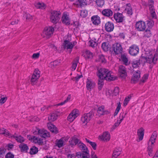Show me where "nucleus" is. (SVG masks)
Here are the masks:
<instances>
[{"instance_id":"nucleus-1","label":"nucleus","mask_w":158,"mask_h":158,"mask_svg":"<svg viewBox=\"0 0 158 158\" xmlns=\"http://www.w3.org/2000/svg\"><path fill=\"white\" fill-rule=\"evenodd\" d=\"M141 58L144 62L155 64L158 58V50L146 48L143 51Z\"/></svg>"},{"instance_id":"nucleus-2","label":"nucleus","mask_w":158,"mask_h":158,"mask_svg":"<svg viewBox=\"0 0 158 158\" xmlns=\"http://www.w3.org/2000/svg\"><path fill=\"white\" fill-rule=\"evenodd\" d=\"M97 75L99 78L108 81L114 80L116 78L112 74L111 71L104 68L100 69L98 70Z\"/></svg>"},{"instance_id":"nucleus-3","label":"nucleus","mask_w":158,"mask_h":158,"mask_svg":"<svg viewBox=\"0 0 158 158\" xmlns=\"http://www.w3.org/2000/svg\"><path fill=\"white\" fill-rule=\"evenodd\" d=\"M156 138V134H152L148 143V155L150 156H152V149L154 146V143Z\"/></svg>"},{"instance_id":"nucleus-4","label":"nucleus","mask_w":158,"mask_h":158,"mask_svg":"<svg viewBox=\"0 0 158 158\" xmlns=\"http://www.w3.org/2000/svg\"><path fill=\"white\" fill-rule=\"evenodd\" d=\"M71 37L68 36L67 38L64 41L63 46L64 48L71 50L76 44L77 42L76 41L71 42Z\"/></svg>"},{"instance_id":"nucleus-5","label":"nucleus","mask_w":158,"mask_h":158,"mask_svg":"<svg viewBox=\"0 0 158 158\" xmlns=\"http://www.w3.org/2000/svg\"><path fill=\"white\" fill-rule=\"evenodd\" d=\"M60 12L59 11L52 10L51 12L50 19L52 23H56L59 21L60 17Z\"/></svg>"},{"instance_id":"nucleus-6","label":"nucleus","mask_w":158,"mask_h":158,"mask_svg":"<svg viewBox=\"0 0 158 158\" xmlns=\"http://www.w3.org/2000/svg\"><path fill=\"white\" fill-rule=\"evenodd\" d=\"M54 31V28L52 27H45L41 34L44 37L49 38L53 34Z\"/></svg>"},{"instance_id":"nucleus-7","label":"nucleus","mask_w":158,"mask_h":158,"mask_svg":"<svg viewBox=\"0 0 158 158\" xmlns=\"http://www.w3.org/2000/svg\"><path fill=\"white\" fill-rule=\"evenodd\" d=\"M79 111L77 109L73 110L68 115L67 119L70 122H73L79 115Z\"/></svg>"},{"instance_id":"nucleus-8","label":"nucleus","mask_w":158,"mask_h":158,"mask_svg":"<svg viewBox=\"0 0 158 158\" xmlns=\"http://www.w3.org/2000/svg\"><path fill=\"white\" fill-rule=\"evenodd\" d=\"M92 112L84 114L81 118V121L84 125H86L93 116Z\"/></svg>"},{"instance_id":"nucleus-9","label":"nucleus","mask_w":158,"mask_h":158,"mask_svg":"<svg viewBox=\"0 0 158 158\" xmlns=\"http://www.w3.org/2000/svg\"><path fill=\"white\" fill-rule=\"evenodd\" d=\"M27 138L31 142L39 145H42L43 143V139L41 138L37 137L35 136L28 135Z\"/></svg>"},{"instance_id":"nucleus-10","label":"nucleus","mask_w":158,"mask_h":158,"mask_svg":"<svg viewBox=\"0 0 158 158\" xmlns=\"http://www.w3.org/2000/svg\"><path fill=\"white\" fill-rule=\"evenodd\" d=\"M135 28L138 31H143L146 28L145 22L143 21H140L136 22L135 24Z\"/></svg>"},{"instance_id":"nucleus-11","label":"nucleus","mask_w":158,"mask_h":158,"mask_svg":"<svg viewBox=\"0 0 158 158\" xmlns=\"http://www.w3.org/2000/svg\"><path fill=\"white\" fill-rule=\"evenodd\" d=\"M96 84L95 82L92 79L88 78L87 79L86 81V87L87 89L91 91L95 86Z\"/></svg>"},{"instance_id":"nucleus-12","label":"nucleus","mask_w":158,"mask_h":158,"mask_svg":"<svg viewBox=\"0 0 158 158\" xmlns=\"http://www.w3.org/2000/svg\"><path fill=\"white\" fill-rule=\"evenodd\" d=\"M139 51V48L137 46L135 45H133L129 48V52L131 55L135 56L137 55Z\"/></svg>"},{"instance_id":"nucleus-13","label":"nucleus","mask_w":158,"mask_h":158,"mask_svg":"<svg viewBox=\"0 0 158 158\" xmlns=\"http://www.w3.org/2000/svg\"><path fill=\"white\" fill-rule=\"evenodd\" d=\"M62 23L66 25H69L70 23V19L69 16V14L66 12H64L61 17Z\"/></svg>"},{"instance_id":"nucleus-14","label":"nucleus","mask_w":158,"mask_h":158,"mask_svg":"<svg viewBox=\"0 0 158 158\" xmlns=\"http://www.w3.org/2000/svg\"><path fill=\"white\" fill-rule=\"evenodd\" d=\"M119 92V88L116 87L114 90L109 89L106 92V95L108 96H115L118 94Z\"/></svg>"},{"instance_id":"nucleus-15","label":"nucleus","mask_w":158,"mask_h":158,"mask_svg":"<svg viewBox=\"0 0 158 158\" xmlns=\"http://www.w3.org/2000/svg\"><path fill=\"white\" fill-rule=\"evenodd\" d=\"M68 139L65 137H62L59 139H56V145L59 148H60L65 144Z\"/></svg>"},{"instance_id":"nucleus-16","label":"nucleus","mask_w":158,"mask_h":158,"mask_svg":"<svg viewBox=\"0 0 158 158\" xmlns=\"http://www.w3.org/2000/svg\"><path fill=\"white\" fill-rule=\"evenodd\" d=\"M110 133L107 131H105L102 134L100 135L98 139L102 140L105 141H108L110 139Z\"/></svg>"},{"instance_id":"nucleus-17","label":"nucleus","mask_w":158,"mask_h":158,"mask_svg":"<svg viewBox=\"0 0 158 158\" xmlns=\"http://www.w3.org/2000/svg\"><path fill=\"white\" fill-rule=\"evenodd\" d=\"M118 73L120 77L123 78H125L127 76V73L126 68L122 65H120L118 69Z\"/></svg>"},{"instance_id":"nucleus-18","label":"nucleus","mask_w":158,"mask_h":158,"mask_svg":"<svg viewBox=\"0 0 158 158\" xmlns=\"http://www.w3.org/2000/svg\"><path fill=\"white\" fill-rule=\"evenodd\" d=\"M113 47L114 51L116 54H118L122 52V48L120 44H115L113 45Z\"/></svg>"},{"instance_id":"nucleus-19","label":"nucleus","mask_w":158,"mask_h":158,"mask_svg":"<svg viewBox=\"0 0 158 158\" xmlns=\"http://www.w3.org/2000/svg\"><path fill=\"white\" fill-rule=\"evenodd\" d=\"M114 18L117 22H122L124 20V17L123 14L119 13H115L114 15Z\"/></svg>"},{"instance_id":"nucleus-20","label":"nucleus","mask_w":158,"mask_h":158,"mask_svg":"<svg viewBox=\"0 0 158 158\" xmlns=\"http://www.w3.org/2000/svg\"><path fill=\"white\" fill-rule=\"evenodd\" d=\"M125 115L123 113H121L119 116V118L117 119L116 123L112 127L113 130L116 127H117L123 121L125 118Z\"/></svg>"},{"instance_id":"nucleus-21","label":"nucleus","mask_w":158,"mask_h":158,"mask_svg":"<svg viewBox=\"0 0 158 158\" xmlns=\"http://www.w3.org/2000/svg\"><path fill=\"white\" fill-rule=\"evenodd\" d=\"M137 134L138 139H137V141L138 142H139L143 139V137L144 129L143 128H141L138 129L137 131Z\"/></svg>"},{"instance_id":"nucleus-22","label":"nucleus","mask_w":158,"mask_h":158,"mask_svg":"<svg viewBox=\"0 0 158 158\" xmlns=\"http://www.w3.org/2000/svg\"><path fill=\"white\" fill-rule=\"evenodd\" d=\"M74 5L77 7L84 6L87 4L86 0H77L73 3Z\"/></svg>"},{"instance_id":"nucleus-23","label":"nucleus","mask_w":158,"mask_h":158,"mask_svg":"<svg viewBox=\"0 0 158 158\" xmlns=\"http://www.w3.org/2000/svg\"><path fill=\"white\" fill-rule=\"evenodd\" d=\"M49 130L52 132L56 134L58 132V130L56 127L51 123H48L47 125Z\"/></svg>"},{"instance_id":"nucleus-24","label":"nucleus","mask_w":158,"mask_h":158,"mask_svg":"<svg viewBox=\"0 0 158 158\" xmlns=\"http://www.w3.org/2000/svg\"><path fill=\"white\" fill-rule=\"evenodd\" d=\"M91 20L93 23L98 25L100 23V18L98 15H94L91 17Z\"/></svg>"},{"instance_id":"nucleus-25","label":"nucleus","mask_w":158,"mask_h":158,"mask_svg":"<svg viewBox=\"0 0 158 158\" xmlns=\"http://www.w3.org/2000/svg\"><path fill=\"white\" fill-rule=\"evenodd\" d=\"M109 112L108 111H105L104 110V106H102L98 108L97 110V115L98 116H100L105 114H107Z\"/></svg>"},{"instance_id":"nucleus-26","label":"nucleus","mask_w":158,"mask_h":158,"mask_svg":"<svg viewBox=\"0 0 158 158\" xmlns=\"http://www.w3.org/2000/svg\"><path fill=\"white\" fill-rule=\"evenodd\" d=\"M105 28L107 31L110 32L112 31L114 29L113 24L110 22H107L105 25Z\"/></svg>"},{"instance_id":"nucleus-27","label":"nucleus","mask_w":158,"mask_h":158,"mask_svg":"<svg viewBox=\"0 0 158 158\" xmlns=\"http://www.w3.org/2000/svg\"><path fill=\"white\" fill-rule=\"evenodd\" d=\"M122 149L119 147L115 148L114 150L112 156V158H116L119 156L121 153Z\"/></svg>"},{"instance_id":"nucleus-28","label":"nucleus","mask_w":158,"mask_h":158,"mask_svg":"<svg viewBox=\"0 0 158 158\" xmlns=\"http://www.w3.org/2000/svg\"><path fill=\"white\" fill-rule=\"evenodd\" d=\"M140 72L137 70L133 73L131 80L134 82L137 81L140 78Z\"/></svg>"},{"instance_id":"nucleus-29","label":"nucleus","mask_w":158,"mask_h":158,"mask_svg":"<svg viewBox=\"0 0 158 158\" xmlns=\"http://www.w3.org/2000/svg\"><path fill=\"white\" fill-rule=\"evenodd\" d=\"M102 14L104 16L109 17L113 15V12L110 9H106L102 10Z\"/></svg>"},{"instance_id":"nucleus-30","label":"nucleus","mask_w":158,"mask_h":158,"mask_svg":"<svg viewBox=\"0 0 158 158\" xmlns=\"http://www.w3.org/2000/svg\"><path fill=\"white\" fill-rule=\"evenodd\" d=\"M80 142L79 140L75 136L72 137L69 141V144L71 146L75 145Z\"/></svg>"},{"instance_id":"nucleus-31","label":"nucleus","mask_w":158,"mask_h":158,"mask_svg":"<svg viewBox=\"0 0 158 158\" xmlns=\"http://www.w3.org/2000/svg\"><path fill=\"white\" fill-rule=\"evenodd\" d=\"M39 135L43 138L49 137L50 136L49 133L44 129H40Z\"/></svg>"},{"instance_id":"nucleus-32","label":"nucleus","mask_w":158,"mask_h":158,"mask_svg":"<svg viewBox=\"0 0 158 158\" xmlns=\"http://www.w3.org/2000/svg\"><path fill=\"white\" fill-rule=\"evenodd\" d=\"M39 135L43 138L49 137L50 136L49 133L44 129H40Z\"/></svg>"},{"instance_id":"nucleus-33","label":"nucleus","mask_w":158,"mask_h":158,"mask_svg":"<svg viewBox=\"0 0 158 158\" xmlns=\"http://www.w3.org/2000/svg\"><path fill=\"white\" fill-rule=\"evenodd\" d=\"M83 56L86 59H91L93 56V53L89 51H86L84 52Z\"/></svg>"},{"instance_id":"nucleus-34","label":"nucleus","mask_w":158,"mask_h":158,"mask_svg":"<svg viewBox=\"0 0 158 158\" xmlns=\"http://www.w3.org/2000/svg\"><path fill=\"white\" fill-rule=\"evenodd\" d=\"M78 145L80 148L86 154H89V150L85 144L82 143L80 142L78 144Z\"/></svg>"},{"instance_id":"nucleus-35","label":"nucleus","mask_w":158,"mask_h":158,"mask_svg":"<svg viewBox=\"0 0 158 158\" xmlns=\"http://www.w3.org/2000/svg\"><path fill=\"white\" fill-rule=\"evenodd\" d=\"M98 41V39L95 38H93L92 40H90L89 42V45L93 48H94L97 45V42Z\"/></svg>"},{"instance_id":"nucleus-36","label":"nucleus","mask_w":158,"mask_h":158,"mask_svg":"<svg viewBox=\"0 0 158 158\" xmlns=\"http://www.w3.org/2000/svg\"><path fill=\"white\" fill-rule=\"evenodd\" d=\"M35 5L36 8L41 9H44L46 7V5L43 2H35Z\"/></svg>"},{"instance_id":"nucleus-37","label":"nucleus","mask_w":158,"mask_h":158,"mask_svg":"<svg viewBox=\"0 0 158 158\" xmlns=\"http://www.w3.org/2000/svg\"><path fill=\"white\" fill-rule=\"evenodd\" d=\"M102 48L105 52L107 51L110 48V46L108 42H103L102 44Z\"/></svg>"},{"instance_id":"nucleus-38","label":"nucleus","mask_w":158,"mask_h":158,"mask_svg":"<svg viewBox=\"0 0 158 158\" xmlns=\"http://www.w3.org/2000/svg\"><path fill=\"white\" fill-rule=\"evenodd\" d=\"M125 10L127 14L131 15L132 14V11L130 4H127L126 5Z\"/></svg>"},{"instance_id":"nucleus-39","label":"nucleus","mask_w":158,"mask_h":158,"mask_svg":"<svg viewBox=\"0 0 158 158\" xmlns=\"http://www.w3.org/2000/svg\"><path fill=\"white\" fill-rule=\"evenodd\" d=\"M121 58L123 64L125 65H127L129 64V62L128 61V59L125 55H122Z\"/></svg>"},{"instance_id":"nucleus-40","label":"nucleus","mask_w":158,"mask_h":158,"mask_svg":"<svg viewBox=\"0 0 158 158\" xmlns=\"http://www.w3.org/2000/svg\"><path fill=\"white\" fill-rule=\"evenodd\" d=\"M57 115L56 113H54L51 114L48 117V119L49 121H53L57 118Z\"/></svg>"},{"instance_id":"nucleus-41","label":"nucleus","mask_w":158,"mask_h":158,"mask_svg":"<svg viewBox=\"0 0 158 158\" xmlns=\"http://www.w3.org/2000/svg\"><path fill=\"white\" fill-rule=\"evenodd\" d=\"M95 3L97 7L101 8L105 4V0H96Z\"/></svg>"},{"instance_id":"nucleus-42","label":"nucleus","mask_w":158,"mask_h":158,"mask_svg":"<svg viewBox=\"0 0 158 158\" xmlns=\"http://www.w3.org/2000/svg\"><path fill=\"white\" fill-rule=\"evenodd\" d=\"M85 140L87 143H88L91 145L94 150H96L97 148V144L96 143L91 141L87 139H85Z\"/></svg>"},{"instance_id":"nucleus-43","label":"nucleus","mask_w":158,"mask_h":158,"mask_svg":"<svg viewBox=\"0 0 158 158\" xmlns=\"http://www.w3.org/2000/svg\"><path fill=\"white\" fill-rule=\"evenodd\" d=\"M38 148L35 146H33L30 149L29 153L31 155H34L38 152Z\"/></svg>"},{"instance_id":"nucleus-44","label":"nucleus","mask_w":158,"mask_h":158,"mask_svg":"<svg viewBox=\"0 0 158 158\" xmlns=\"http://www.w3.org/2000/svg\"><path fill=\"white\" fill-rule=\"evenodd\" d=\"M40 77H37L36 76L32 74L31 79V83L32 85H34L37 82Z\"/></svg>"},{"instance_id":"nucleus-45","label":"nucleus","mask_w":158,"mask_h":158,"mask_svg":"<svg viewBox=\"0 0 158 158\" xmlns=\"http://www.w3.org/2000/svg\"><path fill=\"white\" fill-rule=\"evenodd\" d=\"M11 137H13L18 142H22L24 141V139L23 137L20 135L16 136L15 135H13V136H10Z\"/></svg>"},{"instance_id":"nucleus-46","label":"nucleus","mask_w":158,"mask_h":158,"mask_svg":"<svg viewBox=\"0 0 158 158\" xmlns=\"http://www.w3.org/2000/svg\"><path fill=\"white\" fill-rule=\"evenodd\" d=\"M0 134L4 135L6 136H10V134L9 132L4 128H2L0 129Z\"/></svg>"},{"instance_id":"nucleus-47","label":"nucleus","mask_w":158,"mask_h":158,"mask_svg":"<svg viewBox=\"0 0 158 158\" xmlns=\"http://www.w3.org/2000/svg\"><path fill=\"white\" fill-rule=\"evenodd\" d=\"M131 64L133 68H137L140 64V62L139 60H134L132 62Z\"/></svg>"},{"instance_id":"nucleus-48","label":"nucleus","mask_w":158,"mask_h":158,"mask_svg":"<svg viewBox=\"0 0 158 158\" xmlns=\"http://www.w3.org/2000/svg\"><path fill=\"white\" fill-rule=\"evenodd\" d=\"M60 63L59 60H55L54 61L50 62L49 64V67L52 68V67H55L60 64Z\"/></svg>"},{"instance_id":"nucleus-49","label":"nucleus","mask_w":158,"mask_h":158,"mask_svg":"<svg viewBox=\"0 0 158 158\" xmlns=\"http://www.w3.org/2000/svg\"><path fill=\"white\" fill-rule=\"evenodd\" d=\"M40 129L37 127H34L31 131V132L34 135H39Z\"/></svg>"},{"instance_id":"nucleus-50","label":"nucleus","mask_w":158,"mask_h":158,"mask_svg":"<svg viewBox=\"0 0 158 158\" xmlns=\"http://www.w3.org/2000/svg\"><path fill=\"white\" fill-rule=\"evenodd\" d=\"M145 31L144 32V35L147 37H149L152 35V32L151 30L149 29H147L146 30H145Z\"/></svg>"},{"instance_id":"nucleus-51","label":"nucleus","mask_w":158,"mask_h":158,"mask_svg":"<svg viewBox=\"0 0 158 158\" xmlns=\"http://www.w3.org/2000/svg\"><path fill=\"white\" fill-rule=\"evenodd\" d=\"M154 23L153 20L149 19L147 21V25L148 27V29H150L154 25Z\"/></svg>"},{"instance_id":"nucleus-52","label":"nucleus","mask_w":158,"mask_h":158,"mask_svg":"<svg viewBox=\"0 0 158 158\" xmlns=\"http://www.w3.org/2000/svg\"><path fill=\"white\" fill-rule=\"evenodd\" d=\"M103 79H100L98 80V89L99 90H101L102 87L104 84Z\"/></svg>"},{"instance_id":"nucleus-53","label":"nucleus","mask_w":158,"mask_h":158,"mask_svg":"<svg viewBox=\"0 0 158 158\" xmlns=\"http://www.w3.org/2000/svg\"><path fill=\"white\" fill-rule=\"evenodd\" d=\"M88 12L85 10H83L81 11L80 13V16L82 18H85L87 16Z\"/></svg>"},{"instance_id":"nucleus-54","label":"nucleus","mask_w":158,"mask_h":158,"mask_svg":"<svg viewBox=\"0 0 158 158\" xmlns=\"http://www.w3.org/2000/svg\"><path fill=\"white\" fill-rule=\"evenodd\" d=\"M131 97V95H129L126 97L124 100L123 102V105L124 106H126L130 101Z\"/></svg>"},{"instance_id":"nucleus-55","label":"nucleus","mask_w":158,"mask_h":158,"mask_svg":"<svg viewBox=\"0 0 158 158\" xmlns=\"http://www.w3.org/2000/svg\"><path fill=\"white\" fill-rule=\"evenodd\" d=\"M98 61L104 63H106V60L104 56L102 55H101L99 56Z\"/></svg>"},{"instance_id":"nucleus-56","label":"nucleus","mask_w":158,"mask_h":158,"mask_svg":"<svg viewBox=\"0 0 158 158\" xmlns=\"http://www.w3.org/2000/svg\"><path fill=\"white\" fill-rule=\"evenodd\" d=\"M76 156L78 158H85V157L87 156L84 153H82L79 152L76 153Z\"/></svg>"},{"instance_id":"nucleus-57","label":"nucleus","mask_w":158,"mask_h":158,"mask_svg":"<svg viewBox=\"0 0 158 158\" xmlns=\"http://www.w3.org/2000/svg\"><path fill=\"white\" fill-rule=\"evenodd\" d=\"M20 147L21 148V150L23 151H27L28 149V147L25 144H21L20 146Z\"/></svg>"},{"instance_id":"nucleus-58","label":"nucleus","mask_w":158,"mask_h":158,"mask_svg":"<svg viewBox=\"0 0 158 158\" xmlns=\"http://www.w3.org/2000/svg\"><path fill=\"white\" fill-rule=\"evenodd\" d=\"M28 119L31 122L38 121L40 120V119L37 116H32L31 118H29Z\"/></svg>"},{"instance_id":"nucleus-59","label":"nucleus","mask_w":158,"mask_h":158,"mask_svg":"<svg viewBox=\"0 0 158 158\" xmlns=\"http://www.w3.org/2000/svg\"><path fill=\"white\" fill-rule=\"evenodd\" d=\"M71 98V96L70 95H68L66 100H65L64 102L59 103L58 105H62L64 104L65 103H66L68 102L69 101Z\"/></svg>"},{"instance_id":"nucleus-60","label":"nucleus","mask_w":158,"mask_h":158,"mask_svg":"<svg viewBox=\"0 0 158 158\" xmlns=\"http://www.w3.org/2000/svg\"><path fill=\"white\" fill-rule=\"evenodd\" d=\"M40 72L38 69H35L33 74L36 76L37 77H40Z\"/></svg>"},{"instance_id":"nucleus-61","label":"nucleus","mask_w":158,"mask_h":158,"mask_svg":"<svg viewBox=\"0 0 158 158\" xmlns=\"http://www.w3.org/2000/svg\"><path fill=\"white\" fill-rule=\"evenodd\" d=\"M148 75L147 74H144L143 77L141 81L143 82H145L147 79H148Z\"/></svg>"},{"instance_id":"nucleus-62","label":"nucleus","mask_w":158,"mask_h":158,"mask_svg":"<svg viewBox=\"0 0 158 158\" xmlns=\"http://www.w3.org/2000/svg\"><path fill=\"white\" fill-rule=\"evenodd\" d=\"M7 99V98L6 97L1 98L0 99V105H2L4 103Z\"/></svg>"},{"instance_id":"nucleus-63","label":"nucleus","mask_w":158,"mask_h":158,"mask_svg":"<svg viewBox=\"0 0 158 158\" xmlns=\"http://www.w3.org/2000/svg\"><path fill=\"white\" fill-rule=\"evenodd\" d=\"M5 157L6 158H14V155L11 152H9L6 154Z\"/></svg>"},{"instance_id":"nucleus-64","label":"nucleus","mask_w":158,"mask_h":158,"mask_svg":"<svg viewBox=\"0 0 158 158\" xmlns=\"http://www.w3.org/2000/svg\"><path fill=\"white\" fill-rule=\"evenodd\" d=\"M91 158H99L94 151H92L91 152Z\"/></svg>"}]
</instances>
